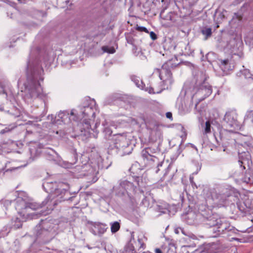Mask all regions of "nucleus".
<instances>
[{"label": "nucleus", "mask_w": 253, "mask_h": 253, "mask_svg": "<svg viewBox=\"0 0 253 253\" xmlns=\"http://www.w3.org/2000/svg\"><path fill=\"white\" fill-rule=\"evenodd\" d=\"M11 205V201L7 200L0 202V209H2V212L0 213V216L3 217L6 213L5 210H7L9 206Z\"/></svg>", "instance_id": "nucleus-17"}, {"label": "nucleus", "mask_w": 253, "mask_h": 253, "mask_svg": "<svg viewBox=\"0 0 253 253\" xmlns=\"http://www.w3.org/2000/svg\"><path fill=\"white\" fill-rule=\"evenodd\" d=\"M179 231H181L183 234L186 235L184 230L181 228H178L175 229V232L176 234H178L179 233Z\"/></svg>", "instance_id": "nucleus-34"}, {"label": "nucleus", "mask_w": 253, "mask_h": 253, "mask_svg": "<svg viewBox=\"0 0 253 253\" xmlns=\"http://www.w3.org/2000/svg\"><path fill=\"white\" fill-rule=\"evenodd\" d=\"M166 117L167 118L170 119L172 118V114L170 112H168L166 113Z\"/></svg>", "instance_id": "nucleus-37"}, {"label": "nucleus", "mask_w": 253, "mask_h": 253, "mask_svg": "<svg viewBox=\"0 0 253 253\" xmlns=\"http://www.w3.org/2000/svg\"><path fill=\"white\" fill-rule=\"evenodd\" d=\"M114 146L117 154L120 156L129 155L132 150L128 140L125 136L123 135H118L116 136Z\"/></svg>", "instance_id": "nucleus-6"}, {"label": "nucleus", "mask_w": 253, "mask_h": 253, "mask_svg": "<svg viewBox=\"0 0 253 253\" xmlns=\"http://www.w3.org/2000/svg\"><path fill=\"white\" fill-rule=\"evenodd\" d=\"M171 62L165 63L161 69H156L154 73L159 75L160 79L167 84H171L173 83L171 73L169 70Z\"/></svg>", "instance_id": "nucleus-8"}, {"label": "nucleus", "mask_w": 253, "mask_h": 253, "mask_svg": "<svg viewBox=\"0 0 253 253\" xmlns=\"http://www.w3.org/2000/svg\"><path fill=\"white\" fill-rule=\"evenodd\" d=\"M136 30L140 32H144L145 33H148V30L144 27L137 26L136 28Z\"/></svg>", "instance_id": "nucleus-32"}, {"label": "nucleus", "mask_w": 253, "mask_h": 253, "mask_svg": "<svg viewBox=\"0 0 253 253\" xmlns=\"http://www.w3.org/2000/svg\"><path fill=\"white\" fill-rule=\"evenodd\" d=\"M211 132V126L210 121H207L205 124L204 130L203 133L204 134L210 133Z\"/></svg>", "instance_id": "nucleus-27"}, {"label": "nucleus", "mask_w": 253, "mask_h": 253, "mask_svg": "<svg viewBox=\"0 0 253 253\" xmlns=\"http://www.w3.org/2000/svg\"><path fill=\"white\" fill-rule=\"evenodd\" d=\"M7 16L9 17L11 19H14L15 18V16L14 15L13 13H10L9 12H7Z\"/></svg>", "instance_id": "nucleus-36"}, {"label": "nucleus", "mask_w": 253, "mask_h": 253, "mask_svg": "<svg viewBox=\"0 0 253 253\" xmlns=\"http://www.w3.org/2000/svg\"><path fill=\"white\" fill-rule=\"evenodd\" d=\"M90 119H86L84 118L82 123L80 125V129L82 132L84 131V132H87L88 133H91V131H93L94 132H96V130H95V129H92L91 128L90 125Z\"/></svg>", "instance_id": "nucleus-15"}, {"label": "nucleus", "mask_w": 253, "mask_h": 253, "mask_svg": "<svg viewBox=\"0 0 253 253\" xmlns=\"http://www.w3.org/2000/svg\"><path fill=\"white\" fill-rule=\"evenodd\" d=\"M9 232V231L7 232H4V233L2 232V233H0V238L3 237L7 235Z\"/></svg>", "instance_id": "nucleus-38"}, {"label": "nucleus", "mask_w": 253, "mask_h": 253, "mask_svg": "<svg viewBox=\"0 0 253 253\" xmlns=\"http://www.w3.org/2000/svg\"><path fill=\"white\" fill-rule=\"evenodd\" d=\"M107 229V225L101 223L92 222L91 224L90 231L94 235H102L106 232Z\"/></svg>", "instance_id": "nucleus-12"}, {"label": "nucleus", "mask_w": 253, "mask_h": 253, "mask_svg": "<svg viewBox=\"0 0 253 253\" xmlns=\"http://www.w3.org/2000/svg\"><path fill=\"white\" fill-rule=\"evenodd\" d=\"M103 125L104 126V132H105L106 135L109 136L111 135L112 133V131L111 128L109 127V126L107 124L106 122L105 124H103Z\"/></svg>", "instance_id": "nucleus-29"}, {"label": "nucleus", "mask_w": 253, "mask_h": 253, "mask_svg": "<svg viewBox=\"0 0 253 253\" xmlns=\"http://www.w3.org/2000/svg\"><path fill=\"white\" fill-rule=\"evenodd\" d=\"M155 253H162V252L160 249H156L155 250Z\"/></svg>", "instance_id": "nucleus-41"}, {"label": "nucleus", "mask_w": 253, "mask_h": 253, "mask_svg": "<svg viewBox=\"0 0 253 253\" xmlns=\"http://www.w3.org/2000/svg\"><path fill=\"white\" fill-rule=\"evenodd\" d=\"M111 230L112 233H116L120 228V223L118 221H115L111 224Z\"/></svg>", "instance_id": "nucleus-26"}, {"label": "nucleus", "mask_w": 253, "mask_h": 253, "mask_svg": "<svg viewBox=\"0 0 253 253\" xmlns=\"http://www.w3.org/2000/svg\"><path fill=\"white\" fill-rule=\"evenodd\" d=\"M42 187L44 190L50 194L49 198L51 200L49 203L54 205L57 204V201H72L74 196L68 197L70 193L68 191V185L63 182H44Z\"/></svg>", "instance_id": "nucleus-3"}, {"label": "nucleus", "mask_w": 253, "mask_h": 253, "mask_svg": "<svg viewBox=\"0 0 253 253\" xmlns=\"http://www.w3.org/2000/svg\"><path fill=\"white\" fill-rule=\"evenodd\" d=\"M134 240L133 233H131L130 243L126 247V253H135V247L131 243L132 241Z\"/></svg>", "instance_id": "nucleus-21"}, {"label": "nucleus", "mask_w": 253, "mask_h": 253, "mask_svg": "<svg viewBox=\"0 0 253 253\" xmlns=\"http://www.w3.org/2000/svg\"><path fill=\"white\" fill-rule=\"evenodd\" d=\"M228 227V223L220 219L219 225L217 226V227L214 232H217L218 234L222 233L225 230H227Z\"/></svg>", "instance_id": "nucleus-20"}, {"label": "nucleus", "mask_w": 253, "mask_h": 253, "mask_svg": "<svg viewBox=\"0 0 253 253\" xmlns=\"http://www.w3.org/2000/svg\"><path fill=\"white\" fill-rule=\"evenodd\" d=\"M42 53H39L38 56L30 55L27 63V82L24 84L26 96L31 99L39 98L43 99L45 96L39 81H42V75L43 70L39 62V57Z\"/></svg>", "instance_id": "nucleus-1"}, {"label": "nucleus", "mask_w": 253, "mask_h": 253, "mask_svg": "<svg viewBox=\"0 0 253 253\" xmlns=\"http://www.w3.org/2000/svg\"><path fill=\"white\" fill-rule=\"evenodd\" d=\"M136 187L126 180H121L113 186L112 192L116 196L122 198L126 202L133 204L135 200L133 195Z\"/></svg>", "instance_id": "nucleus-4"}, {"label": "nucleus", "mask_w": 253, "mask_h": 253, "mask_svg": "<svg viewBox=\"0 0 253 253\" xmlns=\"http://www.w3.org/2000/svg\"><path fill=\"white\" fill-rule=\"evenodd\" d=\"M167 211V210H165V211H162V212L164 213H166V211Z\"/></svg>", "instance_id": "nucleus-45"}, {"label": "nucleus", "mask_w": 253, "mask_h": 253, "mask_svg": "<svg viewBox=\"0 0 253 253\" xmlns=\"http://www.w3.org/2000/svg\"><path fill=\"white\" fill-rule=\"evenodd\" d=\"M244 181L245 182H246V183H249L250 181V177H245L244 179Z\"/></svg>", "instance_id": "nucleus-39"}, {"label": "nucleus", "mask_w": 253, "mask_h": 253, "mask_svg": "<svg viewBox=\"0 0 253 253\" xmlns=\"http://www.w3.org/2000/svg\"><path fill=\"white\" fill-rule=\"evenodd\" d=\"M212 92V89L211 85L208 83H204L201 86L200 88L196 93L195 95L196 97H200V100H203L208 96H209Z\"/></svg>", "instance_id": "nucleus-11"}, {"label": "nucleus", "mask_w": 253, "mask_h": 253, "mask_svg": "<svg viewBox=\"0 0 253 253\" xmlns=\"http://www.w3.org/2000/svg\"><path fill=\"white\" fill-rule=\"evenodd\" d=\"M239 163H240L241 165L243 163V162L241 161H239Z\"/></svg>", "instance_id": "nucleus-47"}, {"label": "nucleus", "mask_w": 253, "mask_h": 253, "mask_svg": "<svg viewBox=\"0 0 253 253\" xmlns=\"http://www.w3.org/2000/svg\"><path fill=\"white\" fill-rule=\"evenodd\" d=\"M219 61L220 67L224 72L226 73L228 71L232 70L228 59L220 60Z\"/></svg>", "instance_id": "nucleus-19"}, {"label": "nucleus", "mask_w": 253, "mask_h": 253, "mask_svg": "<svg viewBox=\"0 0 253 253\" xmlns=\"http://www.w3.org/2000/svg\"><path fill=\"white\" fill-rule=\"evenodd\" d=\"M49 200L45 199L42 204L34 202V200L28 197L24 193H21L15 200V209L20 215L23 216V219L30 218V211H37L46 205L48 204V207L50 204H48ZM32 218H34L31 217Z\"/></svg>", "instance_id": "nucleus-2"}, {"label": "nucleus", "mask_w": 253, "mask_h": 253, "mask_svg": "<svg viewBox=\"0 0 253 253\" xmlns=\"http://www.w3.org/2000/svg\"><path fill=\"white\" fill-rule=\"evenodd\" d=\"M153 91V89L151 88L149 90V93H151Z\"/></svg>", "instance_id": "nucleus-42"}, {"label": "nucleus", "mask_w": 253, "mask_h": 253, "mask_svg": "<svg viewBox=\"0 0 253 253\" xmlns=\"http://www.w3.org/2000/svg\"><path fill=\"white\" fill-rule=\"evenodd\" d=\"M194 214L193 212L189 213L188 214V217H194Z\"/></svg>", "instance_id": "nucleus-40"}, {"label": "nucleus", "mask_w": 253, "mask_h": 253, "mask_svg": "<svg viewBox=\"0 0 253 253\" xmlns=\"http://www.w3.org/2000/svg\"><path fill=\"white\" fill-rule=\"evenodd\" d=\"M220 218H218L217 215H213L208 217L205 220V224L211 227H213V231H215L219 223L220 222Z\"/></svg>", "instance_id": "nucleus-14"}, {"label": "nucleus", "mask_w": 253, "mask_h": 253, "mask_svg": "<svg viewBox=\"0 0 253 253\" xmlns=\"http://www.w3.org/2000/svg\"><path fill=\"white\" fill-rule=\"evenodd\" d=\"M46 57H43L44 62H51L54 58L53 54L52 52H50L49 53H46Z\"/></svg>", "instance_id": "nucleus-28"}, {"label": "nucleus", "mask_w": 253, "mask_h": 253, "mask_svg": "<svg viewBox=\"0 0 253 253\" xmlns=\"http://www.w3.org/2000/svg\"><path fill=\"white\" fill-rule=\"evenodd\" d=\"M4 132H5V130L4 129H3V130L1 131V133H3Z\"/></svg>", "instance_id": "nucleus-46"}, {"label": "nucleus", "mask_w": 253, "mask_h": 253, "mask_svg": "<svg viewBox=\"0 0 253 253\" xmlns=\"http://www.w3.org/2000/svg\"><path fill=\"white\" fill-rule=\"evenodd\" d=\"M56 133V134H58L59 131H57Z\"/></svg>", "instance_id": "nucleus-49"}, {"label": "nucleus", "mask_w": 253, "mask_h": 253, "mask_svg": "<svg viewBox=\"0 0 253 253\" xmlns=\"http://www.w3.org/2000/svg\"><path fill=\"white\" fill-rule=\"evenodd\" d=\"M223 125L227 128L238 126L237 114L234 111L227 112L224 118Z\"/></svg>", "instance_id": "nucleus-9"}, {"label": "nucleus", "mask_w": 253, "mask_h": 253, "mask_svg": "<svg viewBox=\"0 0 253 253\" xmlns=\"http://www.w3.org/2000/svg\"><path fill=\"white\" fill-rule=\"evenodd\" d=\"M97 123H96V124H95V127H96V126H97Z\"/></svg>", "instance_id": "nucleus-48"}, {"label": "nucleus", "mask_w": 253, "mask_h": 253, "mask_svg": "<svg viewBox=\"0 0 253 253\" xmlns=\"http://www.w3.org/2000/svg\"><path fill=\"white\" fill-rule=\"evenodd\" d=\"M65 2L67 4H68L70 2V1L69 0H66Z\"/></svg>", "instance_id": "nucleus-44"}, {"label": "nucleus", "mask_w": 253, "mask_h": 253, "mask_svg": "<svg viewBox=\"0 0 253 253\" xmlns=\"http://www.w3.org/2000/svg\"><path fill=\"white\" fill-rule=\"evenodd\" d=\"M246 119L251 121L253 124V110L247 112Z\"/></svg>", "instance_id": "nucleus-31"}, {"label": "nucleus", "mask_w": 253, "mask_h": 253, "mask_svg": "<svg viewBox=\"0 0 253 253\" xmlns=\"http://www.w3.org/2000/svg\"><path fill=\"white\" fill-rule=\"evenodd\" d=\"M137 241H138V247L139 248H142L143 246V244L142 239L138 238Z\"/></svg>", "instance_id": "nucleus-35"}, {"label": "nucleus", "mask_w": 253, "mask_h": 253, "mask_svg": "<svg viewBox=\"0 0 253 253\" xmlns=\"http://www.w3.org/2000/svg\"><path fill=\"white\" fill-rule=\"evenodd\" d=\"M226 13H227V11L223 9H217L213 16L214 20L217 23L221 22L225 18V14Z\"/></svg>", "instance_id": "nucleus-16"}, {"label": "nucleus", "mask_w": 253, "mask_h": 253, "mask_svg": "<svg viewBox=\"0 0 253 253\" xmlns=\"http://www.w3.org/2000/svg\"><path fill=\"white\" fill-rule=\"evenodd\" d=\"M74 114V110H73L71 111L70 113H69L67 111L60 112L58 114L59 119L56 120V123L59 121V119H60L61 122H63L64 124L68 123L71 119L75 121L76 119Z\"/></svg>", "instance_id": "nucleus-13"}, {"label": "nucleus", "mask_w": 253, "mask_h": 253, "mask_svg": "<svg viewBox=\"0 0 253 253\" xmlns=\"http://www.w3.org/2000/svg\"><path fill=\"white\" fill-rule=\"evenodd\" d=\"M45 227L46 226V223H43V225H42V227Z\"/></svg>", "instance_id": "nucleus-43"}, {"label": "nucleus", "mask_w": 253, "mask_h": 253, "mask_svg": "<svg viewBox=\"0 0 253 253\" xmlns=\"http://www.w3.org/2000/svg\"><path fill=\"white\" fill-rule=\"evenodd\" d=\"M102 49L104 52H108L109 53H114L115 52V49L113 47L103 46Z\"/></svg>", "instance_id": "nucleus-30"}, {"label": "nucleus", "mask_w": 253, "mask_h": 253, "mask_svg": "<svg viewBox=\"0 0 253 253\" xmlns=\"http://www.w3.org/2000/svg\"><path fill=\"white\" fill-rule=\"evenodd\" d=\"M150 36L153 40H155L157 38L156 34L153 31L150 33Z\"/></svg>", "instance_id": "nucleus-33"}, {"label": "nucleus", "mask_w": 253, "mask_h": 253, "mask_svg": "<svg viewBox=\"0 0 253 253\" xmlns=\"http://www.w3.org/2000/svg\"><path fill=\"white\" fill-rule=\"evenodd\" d=\"M36 230L37 231L36 235L37 237L46 236L48 235L49 232L45 229H41V225L37 226Z\"/></svg>", "instance_id": "nucleus-23"}, {"label": "nucleus", "mask_w": 253, "mask_h": 253, "mask_svg": "<svg viewBox=\"0 0 253 253\" xmlns=\"http://www.w3.org/2000/svg\"><path fill=\"white\" fill-rule=\"evenodd\" d=\"M160 154V150L157 147H148L142 151V157L148 161L150 164H151V163H156L158 168L156 171V173L160 170L159 168L162 166L163 163L162 162L159 161L158 156Z\"/></svg>", "instance_id": "nucleus-7"}, {"label": "nucleus", "mask_w": 253, "mask_h": 253, "mask_svg": "<svg viewBox=\"0 0 253 253\" xmlns=\"http://www.w3.org/2000/svg\"><path fill=\"white\" fill-rule=\"evenodd\" d=\"M19 215L21 217V219H20L18 217H15L11 220V228L16 229L22 227V221L25 220L26 219H23V216L20 214Z\"/></svg>", "instance_id": "nucleus-18"}, {"label": "nucleus", "mask_w": 253, "mask_h": 253, "mask_svg": "<svg viewBox=\"0 0 253 253\" xmlns=\"http://www.w3.org/2000/svg\"><path fill=\"white\" fill-rule=\"evenodd\" d=\"M131 79L132 81H133L135 83V84L138 87H139L142 89H144L145 85L142 82V81L140 80V78L139 77L133 76L131 77Z\"/></svg>", "instance_id": "nucleus-22"}, {"label": "nucleus", "mask_w": 253, "mask_h": 253, "mask_svg": "<svg viewBox=\"0 0 253 253\" xmlns=\"http://www.w3.org/2000/svg\"><path fill=\"white\" fill-rule=\"evenodd\" d=\"M47 159L49 160H55L58 157L57 153L53 150H50L49 152H47Z\"/></svg>", "instance_id": "nucleus-24"}, {"label": "nucleus", "mask_w": 253, "mask_h": 253, "mask_svg": "<svg viewBox=\"0 0 253 253\" xmlns=\"http://www.w3.org/2000/svg\"><path fill=\"white\" fill-rule=\"evenodd\" d=\"M95 102L94 100L91 101L89 105L84 106L81 108V113L83 118L89 117L94 118L95 108Z\"/></svg>", "instance_id": "nucleus-10"}, {"label": "nucleus", "mask_w": 253, "mask_h": 253, "mask_svg": "<svg viewBox=\"0 0 253 253\" xmlns=\"http://www.w3.org/2000/svg\"><path fill=\"white\" fill-rule=\"evenodd\" d=\"M202 33L206 36L205 39H207L211 35V29L209 27H205L202 30Z\"/></svg>", "instance_id": "nucleus-25"}, {"label": "nucleus", "mask_w": 253, "mask_h": 253, "mask_svg": "<svg viewBox=\"0 0 253 253\" xmlns=\"http://www.w3.org/2000/svg\"><path fill=\"white\" fill-rule=\"evenodd\" d=\"M203 194L207 198H211L215 204L219 206H224L230 192L227 189L219 187H205L203 190Z\"/></svg>", "instance_id": "nucleus-5"}, {"label": "nucleus", "mask_w": 253, "mask_h": 253, "mask_svg": "<svg viewBox=\"0 0 253 253\" xmlns=\"http://www.w3.org/2000/svg\"><path fill=\"white\" fill-rule=\"evenodd\" d=\"M18 1H21L22 0H18Z\"/></svg>", "instance_id": "nucleus-50"}]
</instances>
